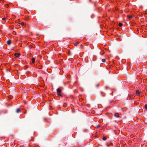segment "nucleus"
<instances>
[{
	"label": "nucleus",
	"mask_w": 147,
	"mask_h": 147,
	"mask_svg": "<svg viewBox=\"0 0 147 147\" xmlns=\"http://www.w3.org/2000/svg\"><path fill=\"white\" fill-rule=\"evenodd\" d=\"M5 19V18H2V20H4Z\"/></svg>",
	"instance_id": "20e7f679"
},
{
	"label": "nucleus",
	"mask_w": 147,
	"mask_h": 147,
	"mask_svg": "<svg viewBox=\"0 0 147 147\" xmlns=\"http://www.w3.org/2000/svg\"><path fill=\"white\" fill-rule=\"evenodd\" d=\"M127 17L129 18V19H130L132 18L133 16H128Z\"/></svg>",
	"instance_id": "f257e3e1"
},
{
	"label": "nucleus",
	"mask_w": 147,
	"mask_h": 147,
	"mask_svg": "<svg viewBox=\"0 0 147 147\" xmlns=\"http://www.w3.org/2000/svg\"><path fill=\"white\" fill-rule=\"evenodd\" d=\"M123 24L121 23H119V26L120 27H121L122 26Z\"/></svg>",
	"instance_id": "f03ea898"
},
{
	"label": "nucleus",
	"mask_w": 147,
	"mask_h": 147,
	"mask_svg": "<svg viewBox=\"0 0 147 147\" xmlns=\"http://www.w3.org/2000/svg\"><path fill=\"white\" fill-rule=\"evenodd\" d=\"M21 24L22 26H23V25H24V23L23 22H21Z\"/></svg>",
	"instance_id": "7ed1b4c3"
}]
</instances>
